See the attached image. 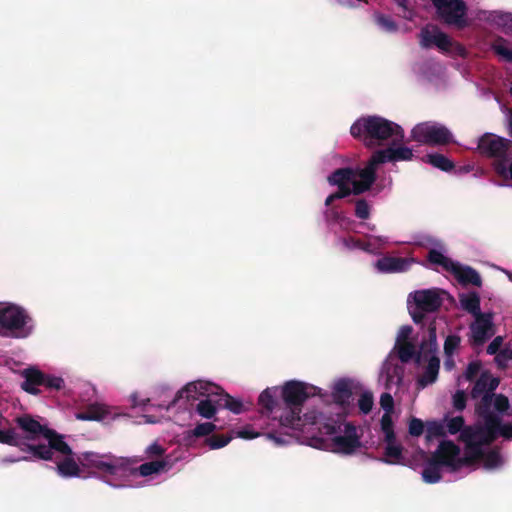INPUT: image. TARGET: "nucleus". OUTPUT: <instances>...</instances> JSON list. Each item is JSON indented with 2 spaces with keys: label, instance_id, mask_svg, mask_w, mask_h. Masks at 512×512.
I'll list each match as a JSON object with an SVG mask.
<instances>
[{
  "label": "nucleus",
  "instance_id": "a211bd4d",
  "mask_svg": "<svg viewBox=\"0 0 512 512\" xmlns=\"http://www.w3.org/2000/svg\"><path fill=\"white\" fill-rule=\"evenodd\" d=\"M494 393H485L475 406L476 414L483 420L488 430H495L499 424V415L491 411Z\"/></svg>",
  "mask_w": 512,
  "mask_h": 512
},
{
  "label": "nucleus",
  "instance_id": "2f4dec72",
  "mask_svg": "<svg viewBox=\"0 0 512 512\" xmlns=\"http://www.w3.org/2000/svg\"><path fill=\"white\" fill-rule=\"evenodd\" d=\"M465 420L463 416H456L447 421L446 428L447 432L451 435H455L461 431V438L463 440H470L473 438L474 433L470 428H464Z\"/></svg>",
  "mask_w": 512,
  "mask_h": 512
},
{
  "label": "nucleus",
  "instance_id": "2eb2a0df",
  "mask_svg": "<svg viewBox=\"0 0 512 512\" xmlns=\"http://www.w3.org/2000/svg\"><path fill=\"white\" fill-rule=\"evenodd\" d=\"M466 10L467 7L463 0H449L443 7H440L438 13L445 23L461 28L466 25Z\"/></svg>",
  "mask_w": 512,
  "mask_h": 512
},
{
  "label": "nucleus",
  "instance_id": "680f3d73",
  "mask_svg": "<svg viewBox=\"0 0 512 512\" xmlns=\"http://www.w3.org/2000/svg\"><path fill=\"white\" fill-rule=\"evenodd\" d=\"M145 452L150 458L161 457L164 455L165 449L158 443H153L146 448Z\"/></svg>",
  "mask_w": 512,
  "mask_h": 512
},
{
  "label": "nucleus",
  "instance_id": "f704fd0d",
  "mask_svg": "<svg viewBox=\"0 0 512 512\" xmlns=\"http://www.w3.org/2000/svg\"><path fill=\"white\" fill-rule=\"evenodd\" d=\"M427 260L433 265L441 266L445 271L450 273L456 263L436 249H431L428 252Z\"/></svg>",
  "mask_w": 512,
  "mask_h": 512
},
{
  "label": "nucleus",
  "instance_id": "5701e85b",
  "mask_svg": "<svg viewBox=\"0 0 512 512\" xmlns=\"http://www.w3.org/2000/svg\"><path fill=\"white\" fill-rule=\"evenodd\" d=\"M24 381L21 384V388L33 395L40 393L38 386H43L45 373L37 368H27L22 372Z\"/></svg>",
  "mask_w": 512,
  "mask_h": 512
},
{
  "label": "nucleus",
  "instance_id": "aec40b11",
  "mask_svg": "<svg viewBox=\"0 0 512 512\" xmlns=\"http://www.w3.org/2000/svg\"><path fill=\"white\" fill-rule=\"evenodd\" d=\"M492 325V317L490 314L482 313L475 316V321L470 325L474 345L480 346L487 341L492 335Z\"/></svg>",
  "mask_w": 512,
  "mask_h": 512
},
{
  "label": "nucleus",
  "instance_id": "774afa93",
  "mask_svg": "<svg viewBox=\"0 0 512 512\" xmlns=\"http://www.w3.org/2000/svg\"><path fill=\"white\" fill-rule=\"evenodd\" d=\"M325 218L327 221H329V220L338 221L340 218V215H339V212L335 208H332L325 212Z\"/></svg>",
  "mask_w": 512,
  "mask_h": 512
},
{
  "label": "nucleus",
  "instance_id": "3c124183",
  "mask_svg": "<svg viewBox=\"0 0 512 512\" xmlns=\"http://www.w3.org/2000/svg\"><path fill=\"white\" fill-rule=\"evenodd\" d=\"M461 338L458 335H449L444 342V353L451 356L454 351L459 347Z\"/></svg>",
  "mask_w": 512,
  "mask_h": 512
},
{
  "label": "nucleus",
  "instance_id": "5fc2aeb1",
  "mask_svg": "<svg viewBox=\"0 0 512 512\" xmlns=\"http://www.w3.org/2000/svg\"><path fill=\"white\" fill-rule=\"evenodd\" d=\"M342 243L347 249H350V250L351 249H361V250H365V251L369 250V244L361 241L360 239H356L354 237L343 238Z\"/></svg>",
  "mask_w": 512,
  "mask_h": 512
},
{
  "label": "nucleus",
  "instance_id": "c9c22d12",
  "mask_svg": "<svg viewBox=\"0 0 512 512\" xmlns=\"http://www.w3.org/2000/svg\"><path fill=\"white\" fill-rule=\"evenodd\" d=\"M168 466V462L164 459L153 460L149 462H145L141 464L136 471L139 475L146 477L152 474H157L163 470H165Z\"/></svg>",
  "mask_w": 512,
  "mask_h": 512
},
{
  "label": "nucleus",
  "instance_id": "338daca9",
  "mask_svg": "<svg viewBox=\"0 0 512 512\" xmlns=\"http://www.w3.org/2000/svg\"><path fill=\"white\" fill-rule=\"evenodd\" d=\"M412 333V327L411 326H402L400 331H399V335H398V338H397V342H404V341H408V338L410 337Z\"/></svg>",
  "mask_w": 512,
  "mask_h": 512
},
{
  "label": "nucleus",
  "instance_id": "052dcab7",
  "mask_svg": "<svg viewBox=\"0 0 512 512\" xmlns=\"http://www.w3.org/2000/svg\"><path fill=\"white\" fill-rule=\"evenodd\" d=\"M512 359V350L504 349L495 355V361L500 367H505L507 362Z\"/></svg>",
  "mask_w": 512,
  "mask_h": 512
},
{
  "label": "nucleus",
  "instance_id": "6e6552de",
  "mask_svg": "<svg viewBox=\"0 0 512 512\" xmlns=\"http://www.w3.org/2000/svg\"><path fill=\"white\" fill-rule=\"evenodd\" d=\"M512 145V141L493 133L483 134L479 140L477 149L483 156L495 158L500 161L498 172L504 173L506 171L505 163L508 161V151Z\"/></svg>",
  "mask_w": 512,
  "mask_h": 512
},
{
  "label": "nucleus",
  "instance_id": "c03bdc74",
  "mask_svg": "<svg viewBox=\"0 0 512 512\" xmlns=\"http://www.w3.org/2000/svg\"><path fill=\"white\" fill-rule=\"evenodd\" d=\"M216 430V425L212 422H204L199 423L195 426V428L190 432L192 436L196 438L209 436Z\"/></svg>",
  "mask_w": 512,
  "mask_h": 512
},
{
  "label": "nucleus",
  "instance_id": "f257e3e1",
  "mask_svg": "<svg viewBox=\"0 0 512 512\" xmlns=\"http://www.w3.org/2000/svg\"><path fill=\"white\" fill-rule=\"evenodd\" d=\"M350 133L354 138L362 139L367 147L380 145L388 139L392 140L393 145L404 140V130L400 125L377 115L357 119Z\"/></svg>",
  "mask_w": 512,
  "mask_h": 512
},
{
  "label": "nucleus",
  "instance_id": "7ed1b4c3",
  "mask_svg": "<svg viewBox=\"0 0 512 512\" xmlns=\"http://www.w3.org/2000/svg\"><path fill=\"white\" fill-rule=\"evenodd\" d=\"M437 351V334L435 323L432 322L428 327V338L423 340L420 344L417 363L427 361L428 365L425 371L418 379V384L422 387H426L436 381L440 368V359L436 355Z\"/></svg>",
  "mask_w": 512,
  "mask_h": 512
},
{
  "label": "nucleus",
  "instance_id": "6e6d98bb",
  "mask_svg": "<svg viewBox=\"0 0 512 512\" xmlns=\"http://www.w3.org/2000/svg\"><path fill=\"white\" fill-rule=\"evenodd\" d=\"M453 407L457 411H463L466 408L467 395L464 390H457L453 395Z\"/></svg>",
  "mask_w": 512,
  "mask_h": 512
},
{
  "label": "nucleus",
  "instance_id": "20e7f679",
  "mask_svg": "<svg viewBox=\"0 0 512 512\" xmlns=\"http://www.w3.org/2000/svg\"><path fill=\"white\" fill-rule=\"evenodd\" d=\"M197 389H204L203 393L216 394L217 401L216 403L220 408L227 409L234 414H240L243 412V403L226 393L221 387L203 381H194L186 384L181 390H179L173 400L167 405L166 409H170L175 406L180 398L183 396V393L189 394L192 391H196Z\"/></svg>",
  "mask_w": 512,
  "mask_h": 512
},
{
  "label": "nucleus",
  "instance_id": "9b49d317",
  "mask_svg": "<svg viewBox=\"0 0 512 512\" xmlns=\"http://www.w3.org/2000/svg\"><path fill=\"white\" fill-rule=\"evenodd\" d=\"M418 37L419 44L424 49H430L435 46L442 52H450L453 44L451 38L435 25L423 27Z\"/></svg>",
  "mask_w": 512,
  "mask_h": 512
},
{
  "label": "nucleus",
  "instance_id": "a18cd8bd",
  "mask_svg": "<svg viewBox=\"0 0 512 512\" xmlns=\"http://www.w3.org/2000/svg\"><path fill=\"white\" fill-rule=\"evenodd\" d=\"M371 206L365 199H358L355 201V216L358 219L366 220L370 217Z\"/></svg>",
  "mask_w": 512,
  "mask_h": 512
},
{
  "label": "nucleus",
  "instance_id": "de8ad7c7",
  "mask_svg": "<svg viewBox=\"0 0 512 512\" xmlns=\"http://www.w3.org/2000/svg\"><path fill=\"white\" fill-rule=\"evenodd\" d=\"M493 406L494 409L500 413L504 414L510 408V402L507 396L504 394H494L493 397Z\"/></svg>",
  "mask_w": 512,
  "mask_h": 512
},
{
  "label": "nucleus",
  "instance_id": "1a4fd4ad",
  "mask_svg": "<svg viewBox=\"0 0 512 512\" xmlns=\"http://www.w3.org/2000/svg\"><path fill=\"white\" fill-rule=\"evenodd\" d=\"M78 461L85 467L95 468L106 475H117L119 472H125L130 461L125 458H118L113 455H99L95 452H83Z\"/></svg>",
  "mask_w": 512,
  "mask_h": 512
},
{
  "label": "nucleus",
  "instance_id": "6ab92c4d",
  "mask_svg": "<svg viewBox=\"0 0 512 512\" xmlns=\"http://www.w3.org/2000/svg\"><path fill=\"white\" fill-rule=\"evenodd\" d=\"M414 262L413 258L383 256L376 261L375 267L381 273H401L408 271Z\"/></svg>",
  "mask_w": 512,
  "mask_h": 512
},
{
  "label": "nucleus",
  "instance_id": "79ce46f5",
  "mask_svg": "<svg viewBox=\"0 0 512 512\" xmlns=\"http://www.w3.org/2000/svg\"><path fill=\"white\" fill-rule=\"evenodd\" d=\"M374 404L373 394L370 391H365L358 399V407L362 414L367 415L371 412Z\"/></svg>",
  "mask_w": 512,
  "mask_h": 512
},
{
  "label": "nucleus",
  "instance_id": "58836bf2",
  "mask_svg": "<svg viewBox=\"0 0 512 512\" xmlns=\"http://www.w3.org/2000/svg\"><path fill=\"white\" fill-rule=\"evenodd\" d=\"M275 393L276 388H267L259 395V405L268 413L272 412L276 406Z\"/></svg>",
  "mask_w": 512,
  "mask_h": 512
},
{
  "label": "nucleus",
  "instance_id": "c756f323",
  "mask_svg": "<svg viewBox=\"0 0 512 512\" xmlns=\"http://www.w3.org/2000/svg\"><path fill=\"white\" fill-rule=\"evenodd\" d=\"M56 470L64 478L79 477L81 472L72 456H65L63 460L57 462Z\"/></svg>",
  "mask_w": 512,
  "mask_h": 512
},
{
  "label": "nucleus",
  "instance_id": "37998d69",
  "mask_svg": "<svg viewBox=\"0 0 512 512\" xmlns=\"http://www.w3.org/2000/svg\"><path fill=\"white\" fill-rule=\"evenodd\" d=\"M230 436H226L223 434H214L205 440V444L209 446L210 449H220L225 447L230 441Z\"/></svg>",
  "mask_w": 512,
  "mask_h": 512
},
{
  "label": "nucleus",
  "instance_id": "0e129e2a",
  "mask_svg": "<svg viewBox=\"0 0 512 512\" xmlns=\"http://www.w3.org/2000/svg\"><path fill=\"white\" fill-rule=\"evenodd\" d=\"M378 23L382 27H384L387 31H395V30H397L396 23L390 17L380 16L378 18Z\"/></svg>",
  "mask_w": 512,
  "mask_h": 512
},
{
  "label": "nucleus",
  "instance_id": "603ef678",
  "mask_svg": "<svg viewBox=\"0 0 512 512\" xmlns=\"http://www.w3.org/2000/svg\"><path fill=\"white\" fill-rule=\"evenodd\" d=\"M427 439H430L432 437H443L445 436V429L442 424L432 421L428 422L427 424Z\"/></svg>",
  "mask_w": 512,
  "mask_h": 512
},
{
  "label": "nucleus",
  "instance_id": "8fccbe9b",
  "mask_svg": "<svg viewBox=\"0 0 512 512\" xmlns=\"http://www.w3.org/2000/svg\"><path fill=\"white\" fill-rule=\"evenodd\" d=\"M43 387L48 390H60L64 387V380L61 377L45 374Z\"/></svg>",
  "mask_w": 512,
  "mask_h": 512
},
{
  "label": "nucleus",
  "instance_id": "b1692460",
  "mask_svg": "<svg viewBox=\"0 0 512 512\" xmlns=\"http://www.w3.org/2000/svg\"><path fill=\"white\" fill-rule=\"evenodd\" d=\"M451 273L462 285L471 284L477 287H480L482 285V280L479 273L470 266H462L461 264L456 262Z\"/></svg>",
  "mask_w": 512,
  "mask_h": 512
},
{
  "label": "nucleus",
  "instance_id": "39448f33",
  "mask_svg": "<svg viewBox=\"0 0 512 512\" xmlns=\"http://www.w3.org/2000/svg\"><path fill=\"white\" fill-rule=\"evenodd\" d=\"M409 313L415 324H422L426 314L440 309L443 299L436 289L418 290L408 297Z\"/></svg>",
  "mask_w": 512,
  "mask_h": 512
},
{
  "label": "nucleus",
  "instance_id": "0eeeda50",
  "mask_svg": "<svg viewBox=\"0 0 512 512\" xmlns=\"http://www.w3.org/2000/svg\"><path fill=\"white\" fill-rule=\"evenodd\" d=\"M48 444H33L30 443L28 450L33 458L50 461L53 460L54 451L61 453L64 456H72L74 453L72 448L64 441V435L59 434L57 431L48 428L44 435Z\"/></svg>",
  "mask_w": 512,
  "mask_h": 512
},
{
  "label": "nucleus",
  "instance_id": "4c0bfd02",
  "mask_svg": "<svg viewBox=\"0 0 512 512\" xmlns=\"http://www.w3.org/2000/svg\"><path fill=\"white\" fill-rule=\"evenodd\" d=\"M397 354L401 362L408 363L413 358L417 362L418 351H416L415 346L409 342H397Z\"/></svg>",
  "mask_w": 512,
  "mask_h": 512
},
{
  "label": "nucleus",
  "instance_id": "4d7b16f0",
  "mask_svg": "<svg viewBox=\"0 0 512 512\" xmlns=\"http://www.w3.org/2000/svg\"><path fill=\"white\" fill-rule=\"evenodd\" d=\"M424 432V423L421 419L412 417L409 422V434L414 437H419Z\"/></svg>",
  "mask_w": 512,
  "mask_h": 512
},
{
  "label": "nucleus",
  "instance_id": "f3484780",
  "mask_svg": "<svg viewBox=\"0 0 512 512\" xmlns=\"http://www.w3.org/2000/svg\"><path fill=\"white\" fill-rule=\"evenodd\" d=\"M204 389H197L196 391H192L189 394L183 393V396L180 398H186L188 401L190 399H196V395H205L206 399L200 400L196 406V412L203 418L211 419L215 416L216 412L220 407L216 403L217 396L216 394L203 393Z\"/></svg>",
  "mask_w": 512,
  "mask_h": 512
},
{
  "label": "nucleus",
  "instance_id": "bf43d9fd",
  "mask_svg": "<svg viewBox=\"0 0 512 512\" xmlns=\"http://www.w3.org/2000/svg\"><path fill=\"white\" fill-rule=\"evenodd\" d=\"M380 406L385 411V413H392L394 409V400L390 393L385 392L381 395Z\"/></svg>",
  "mask_w": 512,
  "mask_h": 512
},
{
  "label": "nucleus",
  "instance_id": "13d9d810",
  "mask_svg": "<svg viewBox=\"0 0 512 512\" xmlns=\"http://www.w3.org/2000/svg\"><path fill=\"white\" fill-rule=\"evenodd\" d=\"M481 363L478 361L470 362L464 372V377L468 381H472L480 372Z\"/></svg>",
  "mask_w": 512,
  "mask_h": 512
},
{
  "label": "nucleus",
  "instance_id": "72a5a7b5",
  "mask_svg": "<svg viewBox=\"0 0 512 512\" xmlns=\"http://www.w3.org/2000/svg\"><path fill=\"white\" fill-rule=\"evenodd\" d=\"M106 415V410L103 405L94 403L87 406V408L76 414V418L83 421H99Z\"/></svg>",
  "mask_w": 512,
  "mask_h": 512
},
{
  "label": "nucleus",
  "instance_id": "473e14b6",
  "mask_svg": "<svg viewBox=\"0 0 512 512\" xmlns=\"http://www.w3.org/2000/svg\"><path fill=\"white\" fill-rule=\"evenodd\" d=\"M441 467H443V465L431 456L422 471L423 480L429 484L439 482L442 478Z\"/></svg>",
  "mask_w": 512,
  "mask_h": 512
},
{
  "label": "nucleus",
  "instance_id": "423d86ee",
  "mask_svg": "<svg viewBox=\"0 0 512 512\" xmlns=\"http://www.w3.org/2000/svg\"><path fill=\"white\" fill-rule=\"evenodd\" d=\"M411 139L428 146H443L453 142V135L444 125L422 122L411 130Z\"/></svg>",
  "mask_w": 512,
  "mask_h": 512
},
{
  "label": "nucleus",
  "instance_id": "412c9836",
  "mask_svg": "<svg viewBox=\"0 0 512 512\" xmlns=\"http://www.w3.org/2000/svg\"><path fill=\"white\" fill-rule=\"evenodd\" d=\"M372 156L374 157V162L380 165L386 162L409 161L413 158V151L406 146L388 147L375 151Z\"/></svg>",
  "mask_w": 512,
  "mask_h": 512
},
{
  "label": "nucleus",
  "instance_id": "f8f14e48",
  "mask_svg": "<svg viewBox=\"0 0 512 512\" xmlns=\"http://www.w3.org/2000/svg\"><path fill=\"white\" fill-rule=\"evenodd\" d=\"M379 164L374 162L371 156L367 165L363 169H355L356 177L351 181V191L354 195H360L372 187L376 181V169Z\"/></svg>",
  "mask_w": 512,
  "mask_h": 512
},
{
  "label": "nucleus",
  "instance_id": "e2e57ef3",
  "mask_svg": "<svg viewBox=\"0 0 512 512\" xmlns=\"http://www.w3.org/2000/svg\"><path fill=\"white\" fill-rule=\"evenodd\" d=\"M503 339L501 336H497L494 338L490 344L487 346L486 352L489 355H496L500 352V347L502 345Z\"/></svg>",
  "mask_w": 512,
  "mask_h": 512
},
{
  "label": "nucleus",
  "instance_id": "ea45409f",
  "mask_svg": "<svg viewBox=\"0 0 512 512\" xmlns=\"http://www.w3.org/2000/svg\"><path fill=\"white\" fill-rule=\"evenodd\" d=\"M403 447L400 444L386 445L384 455L386 459L383 461L388 464L400 463L402 459Z\"/></svg>",
  "mask_w": 512,
  "mask_h": 512
},
{
  "label": "nucleus",
  "instance_id": "9d476101",
  "mask_svg": "<svg viewBox=\"0 0 512 512\" xmlns=\"http://www.w3.org/2000/svg\"><path fill=\"white\" fill-rule=\"evenodd\" d=\"M31 322V317L19 306L10 305L0 310V326L10 331H17L20 337H27L31 333Z\"/></svg>",
  "mask_w": 512,
  "mask_h": 512
},
{
  "label": "nucleus",
  "instance_id": "864d4df0",
  "mask_svg": "<svg viewBox=\"0 0 512 512\" xmlns=\"http://www.w3.org/2000/svg\"><path fill=\"white\" fill-rule=\"evenodd\" d=\"M350 194H353L350 187H338V191L330 194L326 200L325 205L330 206L335 200L342 199L348 197Z\"/></svg>",
  "mask_w": 512,
  "mask_h": 512
},
{
  "label": "nucleus",
  "instance_id": "09e8293b",
  "mask_svg": "<svg viewBox=\"0 0 512 512\" xmlns=\"http://www.w3.org/2000/svg\"><path fill=\"white\" fill-rule=\"evenodd\" d=\"M482 459L484 460L485 466L488 468H495L501 464V455L496 450L483 453Z\"/></svg>",
  "mask_w": 512,
  "mask_h": 512
},
{
  "label": "nucleus",
  "instance_id": "69168bd1",
  "mask_svg": "<svg viewBox=\"0 0 512 512\" xmlns=\"http://www.w3.org/2000/svg\"><path fill=\"white\" fill-rule=\"evenodd\" d=\"M381 429L383 432L394 430L391 414L384 413V415L381 418Z\"/></svg>",
  "mask_w": 512,
  "mask_h": 512
},
{
  "label": "nucleus",
  "instance_id": "a19ab883",
  "mask_svg": "<svg viewBox=\"0 0 512 512\" xmlns=\"http://www.w3.org/2000/svg\"><path fill=\"white\" fill-rule=\"evenodd\" d=\"M505 43L506 40L499 37L494 43H492L491 48L497 55L501 56L504 61L512 63V50L509 49Z\"/></svg>",
  "mask_w": 512,
  "mask_h": 512
},
{
  "label": "nucleus",
  "instance_id": "cd10ccee",
  "mask_svg": "<svg viewBox=\"0 0 512 512\" xmlns=\"http://www.w3.org/2000/svg\"><path fill=\"white\" fill-rule=\"evenodd\" d=\"M356 177V172L354 168L346 167L336 169L331 175L328 176V182L331 185H335L337 187H349V183L353 178Z\"/></svg>",
  "mask_w": 512,
  "mask_h": 512
},
{
  "label": "nucleus",
  "instance_id": "4be33fe9",
  "mask_svg": "<svg viewBox=\"0 0 512 512\" xmlns=\"http://www.w3.org/2000/svg\"><path fill=\"white\" fill-rule=\"evenodd\" d=\"M499 385V379L493 377L489 372H482L476 380L470 396L472 399H478L485 393H494Z\"/></svg>",
  "mask_w": 512,
  "mask_h": 512
},
{
  "label": "nucleus",
  "instance_id": "ddd939ff",
  "mask_svg": "<svg viewBox=\"0 0 512 512\" xmlns=\"http://www.w3.org/2000/svg\"><path fill=\"white\" fill-rule=\"evenodd\" d=\"M432 457L452 471L459 470L460 448L451 440L441 441Z\"/></svg>",
  "mask_w": 512,
  "mask_h": 512
},
{
  "label": "nucleus",
  "instance_id": "a878e982",
  "mask_svg": "<svg viewBox=\"0 0 512 512\" xmlns=\"http://www.w3.org/2000/svg\"><path fill=\"white\" fill-rule=\"evenodd\" d=\"M352 397L351 383L348 379L338 380L332 390L333 401L342 407L350 403Z\"/></svg>",
  "mask_w": 512,
  "mask_h": 512
},
{
  "label": "nucleus",
  "instance_id": "49530a36",
  "mask_svg": "<svg viewBox=\"0 0 512 512\" xmlns=\"http://www.w3.org/2000/svg\"><path fill=\"white\" fill-rule=\"evenodd\" d=\"M493 21L504 27L505 33L512 31V14L505 12H494Z\"/></svg>",
  "mask_w": 512,
  "mask_h": 512
},
{
  "label": "nucleus",
  "instance_id": "7c9ffc66",
  "mask_svg": "<svg viewBox=\"0 0 512 512\" xmlns=\"http://www.w3.org/2000/svg\"><path fill=\"white\" fill-rule=\"evenodd\" d=\"M0 443L18 447L22 452H29L27 447H29L30 443L22 441L15 428L0 430Z\"/></svg>",
  "mask_w": 512,
  "mask_h": 512
},
{
  "label": "nucleus",
  "instance_id": "f03ea898",
  "mask_svg": "<svg viewBox=\"0 0 512 512\" xmlns=\"http://www.w3.org/2000/svg\"><path fill=\"white\" fill-rule=\"evenodd\" d=\"M309 388L315 389L313 386L309 387L306 383L296 380L284 384L281 396L289 410L280 415L281 425L292 429H299L302 426L300 415L303 403L310 397Z\"/></svg>",
  "mask_w": 512,
  "mask_h": 512
},
{
  "label": "nucleus",
  "instance_id": "c85d7f7f",
  "mask_svg": "<svg viewBox=\"0 0 512 512\" xmlns=\"http://www.w3.org/2000/svg\"><path fill=\"white\" fill-rule=\"evenodd\" d=\"M459 302L461 308L471 315L478 316L482 314L480 309V296L476 292H470L468 294L462 293L459 295Z\"/></svg>",
  "mask_w": 512,
  "mask_h": 512
},
{
  "label": "nucleus",
  "instance_id": "e433bc0d",
  "mask_svg": "<svg viewBox=\"0 0 512 512\" xmlns=\"http://www.w3.org/2000/svg\"><path fill=\"white\" fill-rule=\"evenodd\" d=\"M427 162L433 167L438 168L444 172H449L454 169V163L445 155L440 153H433L426 155Z\"/></svg>",
  "mask_w": 512,
  "mask_h": 512
},
{
  "label": "nucleus",
  "instance_id": "bb28decb",
  "mask_svg": "<svg viewBox=\"0 0 512 512\" xmlns=\"http://www.w3.org/2000/svg\"><path fill=\"white\" fill-rule=\"evenodd\" d=\"M466 441L465 454L463 457H460L459 469L463 466H471L483 457L481 445L484 443L482 442V438L480 442H472L471 439Z\"/></svg>",
  "mask_w": 512,
  "mask_h": 512
},
{
  "label": "nucleus",
  "instance_id": "dca6fc26",
  "mask_svg": "<svg viewBox=\"0 0 512 512\" xmlns=\"http://www.w3.org/2000/svg\"><path fill=\"white\" fill-rule=\"evenodd\" d=\"M332 442L335 451L343 454H352L356 449L361 447L357 429L352 423H346L344 435L335 436Z\"/></svg>",
  "mask_w": 512,
  "mask_h": 512
},
{
  "label": "nucleus",
  "instance_id": "4468645a",
  "mask_svg": "<svg viewBox=\"0 0 512 512\" xmlns=\"http://www.w3.org/2000/svg\"><path fill=\"white\" fill-rule=\"evenodd\" d=\"M15 423L24 434L20 436L21 440L27 443L38 440L40 436L44 437L46 430L49 428L46 425H42L29 414L16 417Z\"/></svg>",
  "mask_w": 512,
  "mask_h": 512
},
{
  "label": "nucleus",
  "instance_id": "393cba45",
  "mask_svg": "<svg viewBox=\"0 0 512 512\" xmlns=\"http://www.w3.org/2000/svg\"><path fill=\"white\" fill-rule=\"evenodd\" d=\"M477 434L482 436V442L485 444H490L495 441L498 435L510 440L512 439V425L509 423L502 424L501 417L499 416V424L495 430H488L486 426H483L479 429Z\"/></svg>",
  "mask_w": 512,
  "mask_h": 512
}]
</instances>
